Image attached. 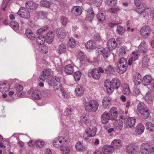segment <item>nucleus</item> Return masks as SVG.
I'll return each instance as SVG.
<instances>
[{
    "instance_id": "44",
    "label": "nucleus",
    "mask_w": 154,
    "mask_h": 154,
    "mask_svg": "<svg viewBox=\"0 0 154 154\" xmlns=\"http://www.w3.org/2000/svg\"><path fill=\"white\" fill-rule=\"evenodd\" d=\"M125 29L124 28L121 26H117L116 29L117 33L120 35H122L125 32Z\"/></svg>"
},
{
    "instance_id": "12",
    "label": "nucleus",
    "mask_w": 154,
    "mask_h": 154,
    "mask_svg": "<svg viewBox=\"0 0 154 154\" xmlns=\"http://www.w3.org/2000/svg\"><path fill=\"white\" fill-rule=\"evenodd\" d=\"M120 85V82L117 78H115L113 79L110 82V86L114 89H118Z\"/></svg>"
},
{
    "instance_id": "43",
    "label": "nucleus",
    "mask_w": 154,
    "mask_h": 154,
    "mask_svg": "<svg viewBox=\"0 0 154 154\" xmlns=\"http://www.w3.org/2000/svg\"><path fill=\"white\" fill-rule=\"evenodd\" d=\"M40 5L41 6L49 8L51 5V2L47 0H42L40 2Z\"/></svg>"
},
{
    "instance_id": "18",
    "label": "nucleus",
    "mask_w": 154,
    "mask_h": 154,
    "mask_svg": "<svg viewBox=\"0 0 154 154\" xmlns=\"http://www.w3.org/2000/svg\"><path fill=\"white\" fill-rule=\"evenodd\" d=\"M114 150L111 146H104L102 148V151L103 154H112Z\"/></svg>"
},
{
    "instance_id": "62",
    "label": "nucleus",
    "mask_w": 154,
    "mask_h": 154,
    "mask_svg": "<svg viewBox=\"0 0 154 154\" xmlns=\"http://www.w3.org/2000/svg\"><path fill=\"white\" fill-rule=\"evenodd\" d=\"M78 57L80 61H82L85 57L84 53L82 51L79 52L78 54Z\"/></svg>"
},
{
    "instance_id": "24",
    "label": "nucleus",
    "mask_w": 154,
    "mask_h": 154,
    "mask_svg": "<svg viewBox=\"0 0 154 154\" xmlns=\"http://www.w3.org/2000/svg\"><path fill=\"white\" fill-rule=\"evenodd\" d=\"M85 46L88 49H94L96 47L94 42L92 40H90L85 44Z\"/></svg>"
},
{
    "instance_id": "59",
    "label": "nucleus",
    "mask_w": 154,
    "mask_h": 154,
    "mask_svg": "<svg viewBox=\"0 0 154 154\" xmlns=\"http://www.w3.org/2000/svg\"><path fill=\"white\" fill-rule=\"evenodd\" d=\"M127 50L126 48L125 47L121 48L119 50V53L120 55L124 56L125 55Z\"/></svg>"
},
{
    "instance_id": "4",
    "label": "nucleus",
    "mask_w": 154,
    "mask_h": 154,
    "mask_svg": "<svg viewBox=\"0 0 154 154\" xmlns=\"http://www.w3.org/2000/svg\"><path fill=\"white\" fill-rule=\"evenodd\" d=\"M51 86H53L54 90L58 89L60 85V78L58 77H54L51 78L50 81Z\"/></svg>"
},
{
    "instance_id": "41",
    "label": "nucleus",
    "mask_w": 154,
    "mask_h": 154,
    "mask_svg": "<svg viewBox=\"0 0 154 154\" xmlns=\"http://www.w3.org/2000/svg\"><path fill=\"white\" fill-rule=\"evenodd\" d=\"M75 147L78 151H82L85 149V147L83 143L79 141L76 143Z\"/></svg>"
},
{
    "instance_id": "5",
    "label": "nucleus",
    "mask_w": 154,
    "mask_h": 154,
    "mask_svg": "<svg viewBox=\"0 0 154 154\" xmlns=\"http://www.w3.org/2000/svg\"><path fill=\"white\" fill-rule=\"evenodd\" d=\"M152 150V146L147 143H143L141 146L140 152L143 154H149Z\"/></svg>"
},
{
    "instance_id": "23",
    "label": "nucleus",
    "mask_w": 154,
    "mask_h": 154,
    "mask_svg": "<svg viewBox=\"0 0 154 154\" xmlns=\"http://www.w3.org/2000/svg\"><path fill=\"white\" fill-rule=\"evenodd\" d=\"M97 52L99 55H102L104 58L107 59L109 55L110 51L104 48L103 50H99Z\"/></svg>"
},
{
    "instance_id": "60",
    "label": "nucleus",
    "mask_w": 154,
    "mask_h": 154,
    "mask_svg": "<svg viewBox=\"0 0 154 154\" xmlns=\"http://www.w3.org/2000/svg\"><path fill=\"white\" fill-rule=\"evenodd\" d=\"M104 86L106 87L107 92L109 94H111L113 91L114 89L113 88H112L111 86H110V87H108L106 84H105Z\"/></svg>"
},
{
    "instance_id": "56",
    "label": "nucleus",
    "mask_w": 154,
    "mask_h": 154,
    "mask_svg": "<svg viewBox=\"0 0 154 154\" xmlns=\"http://www.w3.org/2000/svg\"><path fill=\"white\" fill-rule=\"evenodd\" d=\"M97 17L98 20L100 21H103L105 19V17L103 14L102 13H100L97 15Z\"/></svg>"
},
{
    "instance_id": "61",
    "label": "nucleus",
    "mask_w": 154,
    "mask_h": 154,
    "mask_svg": "<svg viewBox=\"0 0 154 154\" xmlns=\"http://www.w3.org/2000/svg\"><path fill=\"white\" fill-rule=\"evenodd\" d=\"M44 142L43 141L40 140H38L35 142L36 144L40 147H42L44 144Z\"/></svg>"
},
{
    "instance_id": "45",
    "label": "nucleus",
    "mask_w": 154,
    "mask_h": 154,
    "mask_svg": "<svg viewBox=\"0 0 154 154\" xmlns=\"http://www.w3.org/2000/svg\"><path fill=\"white\" fill-rule=\"evenodd\" d=\"M80 121L81 122L85 124H88L89 122V118L88 116V115H83L80 120Z\"/></svg>"
},
{
    "instance_id": "36",
    "label": "nucleus",
    "mask_w": 154,
    "mask_h": 154,
    "mask_svg": "<svg viewBox=\"0 0 154 154\" xmlns=\"http://www.w3.org/2000/svg\"><path fill=\"white\" fill-rule=\"evenodd\" d=\"M102 104L103 107L105 109H109L111 105L110 100L107 99H105L103 100Z\"/></svg>"
},
{
    "instance_id": "21",
    "label": "nucleus",
    "mask_w": 154,
    "mask_h": 154,
    "mask_svg": "<svg viewBox=\"0 0 154 154\" xmlns=\"http://www.w3.org/2000/svg\"><path fill=\"white\" fill-rule=\"evenodd\" d=\"M97 68H95L93 69L91 72V74L92 78L96 80L99 79L101 76V74L97 71Z\"/></svg>"
},
{
    "instance_id": "15",
    "label": "nucleus",
    "mask_w": 154,
    "mask_h": 154,
    "mask_svg": "<svg viewBox=\"0 0 154 154\" xmlns=\"http://www.w3.org/2000/svg\"><path fill=\"white\" fill-rule=\"evenodd\" d=\"M109 115L111 116V120H115L118 116L117 110L115 107H112L110 110Z\"/></svg>"
},
{
    "instance_id": "22",
    "label": "nucleus",
    "mask_w": 154,
    "mask_h": 154,
    "mask_svg": "<svg viewBox=\"0 0 154 154\" xmlns=\"http://www.w3.org/2000/svg\"><path fill=\"white\" fill-rule=\"evenodd\" d=\"M144 128V127L143 124L139 123L136 127L135 132L137 134H141L143 133Z\"/></svg>"
},
{
    "instance_id": "19",
    "label": "nucleus",
    "mask_w": 154,
    "mask_h": 154,
    "mask_svg": "<svg viewBox=\"0 0 154 154\" xmlns=\"http://www.w3.org/2000/svg\"><path fill=\"white\" fill-rule=\"evenodd\" d=\"M136 7L135 8L136 11L139 14H140L143 13L145 10L146 6H144L143 3H141L138 5H136Z\"/></svg>"
},
{
    "instance_id": "64",
    "label": "nucleus",
    "mask_w": 154,
    "mask_h": 154,
    "mask_svg": "<svg viewBox=\"0 0 154 154\" xmlns=\"http://www.w3.org/2000/svg\"><path fill=\"white\" fill-rule=\"evenodd\" d=\"M116 3V0H107V4L110 6L114 5Z\"/></svg>"
},
{
    "instance_id": "1",
    "label": "nucleus",
    "mask_w": 154,
    "mask_h": 154,
    "mask_svg": "<svg viewBox=\"0 0 154 154\" xmlns=\"http://www.w3.org/2000/svg\"><path fill=\"white\" fill-rule=\"evenodd\" d=\"M99 104L97 101L94 100H91L89 102H85L84 103L85 110L88 112H95L98 109Z\"/></svg>"
},
{
    "instance_id": "54",
    "label": "nucleus",
    "mask_w": 154,
    "mask_h": 154,
    "mask_svg": "<svg viewBox=\"0 0 154 154\" xmlns=\"http://www.w3.org/2000/svg\"><path fill=\"white\" fill-rule=\"evenodd\" d=\"M150 112L148 109H146L143 112V113H141L140 114L143 115V117L144 119L147 118L149 115Z\"/></svg>"
},
{
    "instance_id": "34",
    "label": "nucleus",
    "mask_w": 154,
    "mask_h": 154,
    "mask_svg": "<svg viewBox=\"0 0 154 154\" xmlns=\"http://www.w3.org/2000/svg\"><path fill=\"white\" fill-rule=\"evenodd\" d=\"M148 109V108L143 103H139L137 106V110L140 113H143V112Z\"/></svg>"
},
{
    "instance_id": "37",
    "label": "nucleus",
    "mask_w": 154,
    "mask_h": 154,
    "mask_svg": "<svg viewBox=\"0 0 154 154\" xmlns=\"http://www.w3.org/2000/svg\"><path fill=\"white\" fill-rule=\"evenodd\" d=\"M72 10L73 11L76 12L75 14L77 16L80 15L82 12L81 8L79 6H74L72 8Z\"/></svg>"
},
{
    "instance_id": "28",
    "label": "nucleus",
    "mask_w": 154,
    "mask_h": 154,
    "mask_svg": "<svg viewBox=\"0 0 154 154\" xmlns=\"http://www.w3.org/2000/svg\"><path fill=\"white\" fill-rule=\"evenodd\" d=\"M9 88V85L7 83L3 82L0 84V90L2 92L8 91Z\"/></svg>"
},
{
    "instance_id": "2",
    "label": "nucleus",
    "mask_w": 154,
    "mask_h": 154,
    "mask_svg": "<svg viewBox=\"0 0 154 154\" xmlns=\"http://www.w3.org/2000/svg\"><path fill=\"white\" fill-rule=\"evenodd\" d=\"M97 129L95 127L90 126L89 129H87L84 133L83 137L85 140H88L90 137L94 136L96 133Z\"/></svg>"
},
{
    "instance_id": "47",
    "label": "nucleus",
    "mask_w": 154,
    "mask_h": 154,
    "mask_svg": "<svg viewBox=\"0 0 154 154\" xmlns=\"http://www.w3.org/2000/svg\"><path fill=\"white\" fill-rule=\"evenodd\" d=\"M140 56L139 51L137 50L134 51L131 54V57L134 59V60H136Z\"/></svg>"
},
{
    "instance_id": "25",
    "label": "nucleus",
    "mask_w": 154,
    "mask_h": 154,
    "mask_svg": "<svg viewBox=\"0 0 154 154\" xmlns=\"http://www.w3.org/2000/svg\"><path fill=\"white\" fill-rule=\"evenodd\" d=\"M64 71L67 74H71L74 72L73 66L71 64L66 65L64 69Z\"/></svg>"
},
{
    "instance_id": "33",
    "label": "nucleus",
    "mask_w": 154,
    "mask_h": 154,
    "mask_svg": "<svg viewBox=\"0 0 154 154\" xmlns=\"http://www.w3.org/2000/svg\"><path fill=\"white\" fill-rule=\"evenodd\" d=\"M114 69L113 66L109 65L105 68V72L108 75H109L112 74L114 72Z\"/></svg>"
},
{
    "instance_id": "49",
    "label": "nucleus",
    "mask_w": 154,
    "mask_h": 154,
    "mask_svg": "<svg viewBox=\"0 0 154 154\" xmlns=\"http://www.w3.org/2000/svg\"><path fill=\"white\" fill-rule=\"evenodd\" d=\"M61 149L63 154H69V153L70 149L67 146H66L65 147L63 146H62Z\"/></svg>"
},
{
    "instance_id": "3",
    "label": "nucleus",
    "mask_w": 154,
    "mask_h": 154,
    "mask_svg": "<svg viewBox=\"0 0 154 154\" xmlns=\"http://www.w3.org/2000/svg\"><path fill=\"white\" fill-rule=\"evenodd\" d=\"M18 15L23 18L25 19H29L30 15V12L27 8L21 7L17 12Z\"/></svg>"
},
{
    "instance_id": "16",
    "label": "nucleus",
    "mask_w": 154,
    "mask_h": 154,
    "mask_svg": "<svg viewBox=\"0 0 154 154\" xmlns=\"http://www.w3.org/2000/svg\"><path fill=\"white\" fill-rule=\"evenodd\" d=\"M113 125L117 130L120 131L122 129L123 126L122 121L120 119H116L113 122Z\"/></svg>"
},
{
    "instance_id": "6",
    "label": "nucleus",
    "mask_w": 154,
    "mask_h": 154,
    "mask_svg": "<svg viewBox=\"0 0 154 154\" xmlns=\"http://www.w3.org/2000/svg\"><path fill=\"white\" fill-rule=\"evenodd\" d=\"M150 29L148 26H145L141 29L140 33L141 36L144 38H147L150 35Z\"/></svg>"
},
{
    "instance_id": "26",
    "label": "nucleus",
    "mask_w": 154,
    "mask_h": 154,
    "mask_svg": "<svg viewBox=\"0 0 154 154\" xmlns=\"http://www.w3.org/2000/svg\"><path fill=\"white\" fill-rule=\"evenodd\" d=\"M145 99L148 103H152L154 96L151 93L149 92L146 94Z\"/></svg>"
},
{
    "instance_id": "14",
    "label": "nucleus",
    "mask_w": 154,
    "mask_h": 154,
    "mask_svg": "<svg viewBox=\"0 0 154 154\" xmlns=\"http://www.w3.org/2000/svg\"><path fill=\"white\" fill-rule=\"evenodd\" d=\"M25 5L27 8L33 10H36L38 7V5L32 1H29L26 2Z\"/></svg>"
},
{
    "instance_id": "39",
    "label": "nucleus",
    "mask_w": 154,
    "mask_h": 154,
    "mask_svg": "<svg viewBox=\"0 0 154 154\" xmlns=\"http://www.w3.org/2000/svg\"><path fill=\"white\" fill-rule=\"evenodd\" d=\"M58 50L60 54L65 53L66 50V46L63 44H61L59 45Z\"/></svg>"
},
{
    "instance_id": "57",
    "label": "nucleus",
    "mask_w": 154,
    "mask_h": 154,
    "mask_svg": "<svg viewBox=\"0 0 154 154\" xmlns=\"http://www.w3.org/2000/svg\"><path fill=\"white\" fill-rule=\"evenodd\" d=\"M61 22L63 26H65L69 22V20L65 17H62L60 18Z\"/></svg>"
},
{
    "instance_id": "46",
    "label": "nucleus",
    "mask_w": 154,
    "mask_h": 154,
    "mask_svg": "<svg viewBox=\"0 0 154 154\" xmlns=\"http://www.w3.org/2000/svg\"><path fill=\"white\" fill-rule=\"evenodd\" d=\"M127 66H121L119 65V66H117V68L118 71L120 74H122L126 71L127 69Z\"/></svg>"
},
{
    "instance_id": "10",
    "label": "nucleus",
    "mask_w": 154,
    "mask_h": 154,
    "mask_svg": "<svg viewBox=\"0 0 154 154\" xmlns=\"http://www.w3.org/2000/svg\"><path fill=\"white\" fill-rule=\"evenodd\" d=\"M56 34L57 37L59 38H65L66 35V31L63 28H60L57 29L56 31Z\"/></svg>"
},
{
    "instance_id": "50",
    "label": "nucleus",
    "mask_w": 154,
    "mask_h": 154,
    "mask_svg": "<svg viewBox=\"0 0 154 154\" xmlns=\"http://www.w3.org/2000/svg\"><path fill=\"white\" fill-rule=\"evenodd\" d=\"M81 73L79 71H77L74 74V77L75 80L78 82L79 81L81 78Z\"/></svg>"
},
{
    "instance_id": "13",
    "label": "nucleus",
    "mask_w": 154,
    "mask_h": 154,
    "mask_svg": "<svg viewBox=\"0 0 154 154\" xmlns=\"http://www.w3.org/2000/svg\"><path fill=\"white\" fill-rule=\"evenodd\" d=\"M136 119L133 117H129L126 120L125 125L128 128H131L134 125Z\"/></svg>"
},
{
    "instance_id": "11",
    "label": "nucleus",
    "mask_w": 154,
    "mask_h": 154,
    "mask_svg": "<svg viewBox=\"0 0 154 154\" xmlns=\"http://www.w3.org/2000/svg\"><path fill=\"white\" fill-rule=\"evenodd\" d=\"M111 116L107 112H105L101 115V122L103 124H106L108 122L109 119L111 120Z\"/></svg>"
},
{
    "instance_id": "51",
    "label": "nucleus",
    "mask_w": 154,
    "mask_h": 154,
    "mask_svg": "<svg viewBox=\"0 0 154 154\" xmlns=\"http://www.w3.org/2000/svg\"><path fill=\"white\" fill-rule=\"evenodd\" d=\"M48 28V26H44L39 29H38L36 33L37 35L42 34L44 32L47 31Z\"/></svg>"
},
{
    "instance_id": "48",
    "label": "nucleus",
    "mask_w": 154,
    "mask_h": 154,
    "mask_svg": "<svg viewBox=\"0 0 154 154\" xmlns=\"http://www.w3.org/2000/svg\"><path fill=\"white\" fill-rule=\"evenodd\" d=\"M10 26L15 30H17L19 29V24L16 21H12L10 22Z\"/></svg>"
},
{
    "instance_id": "55",
    "label": "nucleus",
    "mask_w": 154,
    "mask_h": 154,
    "mask_svg": "<svg viewBox=\"0 0 154 154\" xmlns=\"http://www.w3.org/2000/svg\"><path fill=\"white\" fill-rule=\"evenodd\" d=\"M52 73V71L51 69H45L43 71V74L47 77L50 75Z\"/></svg>"
},
{
    "instance_id": "29",
    "label": "nucleus",
    "mask_w": 154,
    "mask_h": 154,
    "mask_svg": "<svg viewBox=\"0 0 154 154\" xmlns=\"http://www.w3.org/2000/svg\"><path fill=\"white\" fill-rule=\"evenodd\" d=\"M152 81V78L150 75H146L143 78V82L145 85H149Z\"/></svg>"
},
{
    "instance_id": "63",
    "label": "nucleus",
    "mask_w": 154,
    "mask_h": 154,
    "mask_svg": "<svg viewBox=\"0 0 154 154\" xmlns=\"http://www.w3.org/2000/svg\"><path fill=\"white\" fill-rule=\"evenodd\" d=\"M140 93V91L137 88H136L134 89L133 94L136 96L139 95Z\"/></svg>"
},
{
    "instance_id": "30",
    "label": "nucleus",
    "mask_w": 154,
    "mask_h": 154,
    "mask_svg": "<svg viewBox=\"0 0 154 154\" xmlns=\"http://www.w3.org/2000/svg\"><path fill=\"white\" fill-rule=\"evenodd\" d=\"M84 88L80 85L77 86L75 90V92L77 95L81 96L83 93Z\"/></svg>"
},
{
    "instance_id": "9",
    "label": "nucleus",
    "mask_w": 154,
    "mask_h": 154,
    "mask_svg": "<svg viewBox=\"0 0 154 154\" xmlns=\"http://www.w3.org/2000/svg\"><path fill=\"white\" fill-rule=\"evenodd\" d=\"M116 42L114 38H110L108 41L107 47L109 50H114L116 48Z\"/></svg>"
},
{
    "instance_id": "52",
    "label": "nucleus",
    "mask_w": 154,
    "mask_h": 154,
    "mask_svg": "<svg viewBox=\"0 0 154 154\" xmlns=\"http://www.w3.org/2000/svg\"><path fill=\"white\" fill-rule=\"evenodd\" d=\"M76 45V42L73 38H71L69 40L68 43V46L71 48H73Z\"/></svg>"
},
{
    "instance_id": "17",
    "label": "nucleus",
    "mask_w": 154,
    "mask_h": 154,
    "mask_svg": "<svg viewBox=\"0 0 154 154\" xmlns=\"http://www.w3.org/2000/svg\"><path fill=\"white\" fill-rule=\"evenodd\" d=\"M122 146L121 140L119 139H115L112 142L111 146L113 147V149L120 148Z\"/></svg>"
},
{
    "instance_id": "42",
    "label": "nucleus",
    "mask_w": 154,
    "mask_h": 154,
    "mask_svg": "<svg viewBox=\"0 0 154 154\" xmlns=\"http://www.w3.org/2000/svg\"><path fill=\"white\" fill-rule=\"evenodd\" d=\"M145 127L149 131L152 132L154 131V124L149 122L146 123Z\"/></svg>"
},
{
    "instance_id": "38",
    "label": "nucleus",
    "mask_w": 154,
    "mask_h": 154,
    "mask_svg": "<svg viewBox=\"0 0 154 154\" xmlns=\"http://www.w3.org/2000/svg\"><path fill=\"white\" fill-rule=\"evenodd\" d=\"M45 40V37L43 35L38 36L36 39V42L39 45H43Z\"/></svg>"
},
{
    "instance_id": "32",
    "label": "nucleus",
    "mask_w": 154,
    "mask_h": 154,
    "mask_svg": "<svg viewBox=\"0 0 154 154\" xmlns=\"http://www.w3.org/2000/svg\"><path fill=\"white\" fill-rule=\"evenodd\" d=\"M31 96L35 99H40L41 97L40 91L38 90L34 91L32 94Z\"/></svg>"
},
{
    "instance_id": "35",
    "label": "nucleus",
    "mask_w": 154,
    "mask_h": 154,
    "mask_svg": "<svg viewBox=\"0 0 154 154\" xmlns=\"http://www.w3.org/2000/svg\"><path fill=\"white\" fill-rule=\"evenodd\" d=\"M62 139H63V138L61 137L57 140H54L53 143V145L56 148L60 147L61 148V146H62L61 144Z\"/></svg>"
},
{
    "instance_id": "40",
    "label": "nucleus",
    "mask_w": 154,
    "mask_h": 154,
    "mask_svg": "<svg viewBox=\"0 0 154 154\" xmlns=\"http://www.w3.org/2000/svg\"><path fill=\"white\" fill-rule=\"evenodd\" d=\"M141 77L139 74L135 76L134 80V82L136 85H140L141 82Z\"/></svg>"
},
{
    "instance_id": "27",
    "label": "nucleus",
    "mask_w": 154,
    "mask_h": 154,
    "mask_svg": "<svg viewBox=\"0 0 154 154\" xmlns=\"http://www.w3.org/2000/svg\"><path fill=\"white\" fill-rule=\"evenodd\" d=\"M122 91L124 94L129 95L131 93V91L129 86L127 84H124L122 86Z\"/></svg>"
},
{
    "instance_id": "31",
    "label": "nucleus",
    "mask_w": 154,
    "mask_h": 154,
    "mask_svg": "<svg viewBox=\"0 0 154 154\" xmlns=\"http://www.w3.org/2000/svg\"><path fill=\"white\" fill-rule=\"evenodd\" d=\"M25 34L27 38L30 40H33L35 39V35L30 29H26L25 31Z\"/></svg>"
},
{
    "instance_id": "20",
    "label": "nucleus",
    "mask_w": 154,
    "mask_h": 154,
    "mask_svg": "<svg viewBox=\"0 0 154 154\" xmlns=\"http://www.w3.org/2000/svg\"><path fill=\"white\" fill-rule=\"evenodd\" d=\"M54 38V35L53 32L51 31L48 32L46 37L45 38V41L48 43H51L53 41Z\"/></svg>"
},
{
    "instance_id": "7",
    "label": "nucleus",
    "mask_w": 154,
    "mask_h": 154,
    "mask_svg": "<svg viewBox=\"0 0 154 154\" xmlns=\"http://www.w3.org/2000/svg\"><path fill=\"white\" fill-rule=\"evenodd\" d=\"M138 150L137 147L132 144H129L126 147V151L128 154H136Z\"/></svg>"
},
{
    "instance_id": "8",
    "label": "nucleus",
    "mask_w": 154,
    "mask_h": 154,
    "mask_svg": "<svg viewBox=\"0 0 154 154\" xmlns=\"http://www.w3.org/2000/svg\"><path fill=\"white\" fill-rule=\"evenodd\" d=\"M148 51V45L145 41L142 42L138 47V51L142 53H146Z\"/></svg>"
},
{
    "instance_id": "53",
    "label": "nucleus",
    "mask_w": 154,
    "mask_h": 154,
    "mask_svg": "<svg viewBox=\"0 0 154 154\" xmlns=\"http://www.w3.org/2000/svg\"><path fill=\"white\" fill-rule=\"evenodd\" d=\"M149 60V59L148 58L147 56H144L143 58L142 65L144 66H146Z\"/></svg>"
},
{
    "instance_id": "58",
    "label": "nucleus",
    "mask_w": 154,
    "mask_h": 154,
    "mask_svg": "<svg viewBox=\"0 0 154 154\" xmlns=\"http://www.w3.org/2000/svg\"><path fill=\"white\" fill-rule=\"evenodd\" d=\"M94 16L93 12H91V13H89L87 14L86 18L87 20H88L89 21H91L94 19Z\"/></svg>"
}]
</instances>
